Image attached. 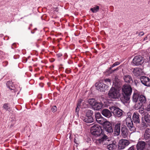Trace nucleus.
<instances>
[{"instance_id":"1","label":"nucleus","mask_w":150,"mask_h":150,"mask_svg":"<svg viewBox=\"0 0 150 150\" xmlns=\"http://www.w3.org/2000/svg\"><path fill=\"white\" fill-rule=\"evenodd\" d=\"M146 101L145 97L143 95H139L137 93H134L133 96V101L135 103L134 106V108L136 110L140 109Z\"/></svg>"},{"instance_id":"2","label":"nucleus","mask_w":150,"mask_h":150,"mask_svg":"<svg viewBox=\"0 0 150 150\" xmlns=\"http://www.w3.org/2000/svg\"><path fill=\"white\" fill-rule=\"evenodd\" d=\"M123 98L126 101L129 100L132 89L129 85H124L122 88Z\"/></svg>"},{"instance_id":"3","label":"nucleus","mask_w":150,"mask_h":150,"mask_svg":"<svg viewBox=\"0 0 150 150\" xmlns=\"http://www.w3.org/2000/svg\"><path fill=\"white\" fill-rule=\"evenodd\" d=\"M91 134L96 137L100 136L102 132L101 127L98 124H95L90 128Z\"/></svg>"},{"instance_id":"4","label":"nucleus","mask_w":150,"mask_h":150,"mask_svg":"<svg viewBox=\"0 0 150 150\" xmlns=\"http://www.w3.org/2000/svg\"><path fill=\"white\" fill-rule=\"evenodd\" d=\"M109 97L112 100L117 98L119 97L118 91L114 88H112L108 93Z\"/></svg>"},{"instance_id":"5","label":"nucleus","mask_w":150,"mask_h":150,"mask_svg":"<svg viewBox=\"0 0 150 150\" xmlns=\"http://www.w3.org/2000/svg\"><path fill=\"white\" fill-rule=\"evenodd\" d=\"M109 109L113 115L116 117H120L122 115V110L117 107L111 106L109 107Z\"/></svg>"},{"instance_id":"6","label":"nucleus","mask_w":150,"mask_h":150,"mask_svg":"<svg viewBox=\"0 0 150 150\" xmlns=\"http://www.w3.org/2000/svg\"><path fill=\"white\" fill-rule=\"evenodd\" d=\"M126 122L130 130L132 132H135L136 130V128L134 126L131 118L130 117H127L126 119Z\"/></svg>"},{"instance_id":"7","label":"nucleus","mask_w":150,"mask_h":150,"mask_svg":"<svg viewBox=\"0 0 150 150\" xmlns=\"http://www.w3.org/2000/svg\"><path fill=\"white\" fill-rule=\"evenodd\" d=\"M144 62L143 57L141 56H136L133 60V63L136 66L141 65Z\"/></svg>"},{"instance_id":"8","label":"nucleus","mask_w":150,"mask_h":150,"mask_svg":"<svg viewBox=\"0 0 150 150\" xmlns=\"http://www.w3.org/2000/svg\"><path fill=\"white\" fill-rule=\"evenodd\" d=\"M95 86L97 90L100 91H105L107 90L108 86L103 83H97L95 84Z\"/></svg>"},{"instance_id":"9","label":"nucleus","mask_w":150,"mask_h":150,"mask_svg":"<svg viewBox=\"0 0 150 150\" xmlns=\"http://www.w3.org/2000/svg\"><path fill=\"white\" fill-rule=\"evenodd\" d=\"M130 144L129 141L126 139L120 140L119 142L118 149H124Z\"/></svg>"},{"instance_id":"10","label":"nucleus","mask_w":150,"mask_h":150,"mask_svg":"<svg viewBox=\"0 0 150 150\" xmlns=\"http://www.w3.org/2000/svg\"><path fill=\"white\" fill-rule=\"evenodd\" d=\"M141 83L144 85L147 86H150V79L145 76H141L140 78Z\"/></svg>"},{"instance_id":"11","label":"nucleus","mask_w":150,"mask_h":150,"mask_svg":"<svg viewBox=\"0 0 150 150\" xmlns=\"http://www.w3.org/2000/svg\"><path fill=\"white\" fill-rule=\"evenodd\" d=\"M105 131L109 133L113 132V129L112 127V124L110 122H106L104 126Z\"/></svg>"},{"instance_id":"12","label":"nucleus","mask_w":150,"mask_h":150,"mask_svg":"<svg viewBox=\"0 0 150 150\" xmlns=\"http://www.w3.org/2000/svg\"><path fill=\"white\" fill-rule=\"evenodd\" d=\"M146 144H147L144 141L139 142L136 145L137 150H145V146Z\"/></svg>"},{"instance_id":"13","label":"nucleus","mask_w":150,"mask_h":150,"mask_svg":"<svg viewBox=\"0 0 150 150\" xmlns=\"http://www.w3.org/2000/svg\"><path fill=\"white\" fill-rule=\"evenodd\" d=\"M121 124L120 122H118L115 125L114 132H113V134L114 136H118L120 134V131Z\"/></svg>"},{"instance_id":"14","label":"nucleus","mask_w":150,"mask_h":150,"mask_svg":"<svg viewBox=\"0 0 150 150\" xmlns=\"http://www.w3.org/2000/svg\"><path fill=\"white\" fill-rule=\"evenodd\" d=\"M128 130L126 127L124 125H122L121 134L124 138H126L128 135Z\"/></svg>"},{"instance_id":"15","label":"nucleus","mask_w":150,"mask_h":150,"mask_svg":"<svg viewBox=\"0 0 150 150\" xmlns=\"http://www.w3.org/2000/svg\"><path fill=\"white\" fill-rule=\"evenodd\" d=\"M143 139L145 140H147L150 139V129L149 128H147L145 130Z\"/></svg>"},{"instance_id":"16","label":"nucleus","mask_w":150,"mask_h":150,"mask_svg":"<svg viewBox=\"0 0 150 150\" xmlns=\"http://www.w3.org/2000/svg\"><path fill=\"white\" fill-rule=\"evenodd\" d=\"M139 115L137 113L135 112L134 113L132 116V119L134 123L136 124L139 123L140 121Z\"/></svg>"},{"instance_id":"17","label":"nucleus","mask_w":150,"mask_h":150,"mask_svg":"<svg viewBox=\"0 0 150 150\" xmlns=\"http://www.w3.org/2000/svg\"><path fill=\"white\" fill-rule=\"evenodd\" d=\"M101 113L103 115L107 118H109L112 115L111 112L107 109H103Z\"/></svg>"},{"instance_id":"18","label":"nucleus","mask_w":150,"mask_h":150,"mask_svg":"<svg viewBox=\"0 0 150 150\" xmlns=\"http://www.w3.org/2000/svg\"><path fill=\"white\" fill-rule=\"evenodd\" d=\"M103 135V134H102ZM109 138L105 135H103V137L100 139H97V141H98L100 143H102L103 144H105V143L104 142L106 141H109L110 139Z\"/></svg>"},{"instance_id":"19","label":"nucleus","mask_w":150,"mask_h":150,"mask_svg":"<svg viewBox=\"0 0 150 150\" xmlns=\"http://www.w3.org/2000/svg\"><path fill=\"white\" fill-rule=\"evenodd\" d=\"M132 71L134 75L136 76H139L142 73V70L139 68H134Z\"/></svg>"},{"instance_id":"20","label":"nucleus","mask_w":150,"mask_h":150,"mask_svg":"<svg viewBox=\"0 0 150 150\" xmlns=\"http://www.w3.org/2000/svg\"><path fill=\"white\" fill-rule=\"evenodd\" d=\"M96 103L92 108L94 110H99L103 106V104L101 102H98L97 101Z\"/></svg>"},{"instance_id":"21","label":"nucleus","mask_w":150,"mask_h":150,"mask_svg":"<svg viewBox=\"0 0 150 150\" xmlns=\"http://www.w3.org/2000/svg\"><path fill=\"white\" fill-rule=\"evenodd\" d=\"M123 79L125 82L126 83H132L133 82L132 78L130 75H125Z\"/></svg>"},{"instance_id":"22","label":"nucleus","mask_w":150,"mask_h":150,"mask_svg":"<svg viewBox=\"0 0 150 150\" xmlns=\"http://www.w3.org/2000/svg\"><path fill=\"white\" fill-rule=\"evenodd\" d=\"M83 121L86 123H91L93 121V118L92 117H87L83 119Z\"/></svg>"},{"instance_id":"23","label":"nucleus","mask_w":150,"mask_h":150,"mask_svg":"<svg viewBox=\"0 0 150 150\" xmlns=\"http://www.w3.org/2000/svg\"><path fill=\"white\" fill-rule=\"evenodd\" d=\"M116 147L115 143L113 142L112 143L109 144L107 146V148L109 150H113Z\"/></svg>"},{"instance_id":"24","label":"nucleus","mask_w":150,"mask_h":150,"mask_svg":"<svg viewBox=\"0 0 150 150\" xmlns=\"http://www.w3.org/2000/svg\"><path fill=\"white\" fill-rule=\"evenodd\" d=\"M6 86L8 88H9L11 90H13L14 89L15 87L14 84L11 81H8L6 83Z\"/></svg>"},{"instance_id":"25","label":"nucleus","mask_w":150,"mask_h":150,"mask_svg":"<svg viewBox=\"0 0 150 150\" xmlns=\"http://www.w3.org/2000/svg\"><path fill=\"white\" fill-rule=\"evenodd\" d=\"M148 124H146L145 122L142 121L141 124L139 126V127L140 129L142 130L146 128L148 126Z\"/></svg>"},{"instance_id":"26","label":"nucleus","mask_w":150,"mask_h":150,"mask_svg":"<svg viewBox=\"0 0 150 150\" xmlns=\"http://www.w3.org/2000/svg\"><path fill=\"white\" fill-rule=\"evenodd\" d=\"M144 116L145 121L146 123H150V113H147Z\"/></svg>"},{"instance_id":"27","label":"nucleus","mask_w":150,"mask_h":150,"mask_svg":"<svg viewBox=\"0 0 150 150\" xmlns=\"http://www.w3.org/2000/svg\"><path fill=\"white\" fill-rule=\"evenodd\" d=\"M103 118L101 117L100 118L97 119L96 121L98 123L104 126L105 124V123L106 122H108V121H105L104 119H103Z\"/></svg>"},{"instance_id":"28","label":"nucleus","mask_w":150,"mask_h":150,"mask_svg":"<svg viewBox=\"0 0 150 150\" xmlns=\"http://www.w3.org/2000/svg\"><path fill=\"white\" fill-rule=\"evenodd\" d=\"M88 102L92 106V108L94 106L97 101L94 98L89 99L88 100Z\"/></svg>"},{"instance_id":"29","label":"nucleus","mask_w":150,"mask_h":150,"mask_svg":"<svg viewBox=\"0 0 150 150\" xmlns=\"http://www.w3.org/2000/svg\"><path fill=\"white\" fill-rule=\"evenodd\" d=\"M99 7L98 6H96L93 8L90 9L91 10L93 13H96L99 11Z\"/></svg>"},{"instance_id":"30","label":"nucleus","mask_w":150,"mask_h":150,"mask_svg":"<svg viewBox=\"0 0 150 150\" xmlns=\"http://www.w3.org/2000/svg\"><path fill=\"white\" fill-rule=\"evenodd\" d=\"M82 101L83 100L81 99H80L79 100L77 104V106L76 109V112L79 111V108L81 107V103Z\"/></svg>"},{"instance_id":"31","label":"nucleus","mask_w":150,"mask_h":150,"mask_svg":"<svg viewBox=\"0 0 150 150\" xmlns=\"http://www.w3.org/2000/svg\"><path fill=\"white\" fill-rule=\"evenodd\" d=\"M139 112L142 115H144L147 112H145V109L144 108H140L139 109Z\"/></svg>"},{"instance_id":"32","label":"nucleus","mask_w":150,"mask_h":150,"mask_svg":"<svg viewBox=\"0 0 150 150\" xmlns=\"http://www.w3.org/2000/svg\"><path fill=\"white\" fill-rule=\"evenodd\" d=\"M93 111L90 110H87L86 113V115L87 117H92L93 115Z\"/></svg>"},{"instance_id":"33","label":"nucleus","mask_w":150,"mask_h":150,"mask_svg":"<svg viewBox=\"0 0 150 150\" xmlns=\"http://www.w3.org/2000/svg\"><path fill=\"white\" fill-rule=\"evenodd\" d=\"M3 108H4L6 110L8 111L9 112H10V110H11L10 108L8 106V104H4Z\"/></svg>"},{"instance_id":"34","label":"nucleus","mask_w":150,"mask_h":150,"mask_svg":"<svg viewBox=\"0 0 150 150\" xmlns=\"http://www.w3.org/2000/svg\"><path fill=\"white\" fill-rule=\"evenodd\" d=\"M95 117L96 118V120L99 119V118H100L101 117V115L100 112H97L95 114Z\"/></svg>"},{"instance_id":"35","label":"nucleus","mask_w":150,"mask_h":150,"mask_svg":"<svg viewBox=\"0 0 150 150\" xmlns=\"http://www.w3.org/2000/svg\"><path fill=\"white\" fill-rule=\"evenodd\" d=\"M120 64V63L118 62H115L114 63L112 66L110 67L109 69L110 70L111 68L112 67H114L117 66Z\"/></svg>"},{"instance_id":"36","label":"nucleus","mask_w":150,"mask_h":150,"mask_svg":"<svg viewBox=\"0 0 150 150\" xmlns=\"http://www.w3.org/2000/svg\"><path fill=\"white\" fill-rule=\"evenodd\" d=\"M144 109L145 111L148 112L150 111V103L146 106Z\"/></svg>"},{"instance_id":"37","label":"nucleus","mask_w":150,"mask_h":150,"mask_svg":"<svg viewBox=\"0 0 150 150\" xmlns=\"http://www.w3.org/2000/svg\"><path fill=\"white\" fill-rule=\"evenodd\" d=\"M57 110V107L56 106H53L51 108V111L52 112H56Z\"/></svg>"},{"instance_id":"38","label":"nucleus","mask_w":150,"mask_h":150,"mask_svg":"<svg viewBox=\"0 0 150 150\" xmlns=\"http://www.w3.org/2000/svg\"><path fill=\"white\" fill-rule=\"evenodd\" d=\"M105 82L107 83L108 82L109 83V84H110L111 83V80L110 79H105Z\"/></svg>"},{"instance_id":"39","label":"nucleus","mask_w":150,"mask_h":150,"mask_svg":"<svg viewBox=\"0 0 150 150\" xmlns=\"http://www.w3.org/2000/svg\"><path fill=\"white\" fill-rule=\"evenodd\" d=\"M128 150H134V147L132 146L130 147L129 149Z\"/></svg>"},{"instance_id":"40","label":"nucleus","mask_w":150,"mask_h":150,"mask_svg":"<svg viewBox=\"0 0 150 150\" xmlns=\"http://www.w3.org/2000/svg\"><path fill=\"white\" fill-rule=\"evenodd\" d=\"M62 55V54L60 53L57 54V56L58 57H61Z\"/></svg>"},{"instance_id":"41","label":"nucleus","mask_w":150,"mask_h":150,"mask_svg":"<svg viewBox=\"0 0 150 150\" xmlns=\"http://www.w3.org/2000/svg\"><path fill=\"white\" fill-rule=\"evenodd\" d=\"M144 33L143 32H141L139 34V35L140 36H142L144 34Z\"/></svg>"},{"instance_id":"42","label":"nucleus","mask_w":150,"mask_h":150,"mask_svg":"<svg viewBox=\"0 0 150 150\" xmlns=\"http://www.w3.org/2000/svg\"><path fill=\"white\" fill-rule=\"evenodd\" d=\"M83 106L82 107V108H85L86 107V105L84 104V102L82 103Z\"/></svg>"},{"instance_id":"43","label":"nucleus","mask_w":150,"mask_h":150,"mask_svg":"<svg viewBox=\"0 0 150 150\" xmlns=\"http://www.w3.org/2000/svg\"><path fill=\"white\" fill-rule=\"evenodd\" d=\"M120 67H117V68L116 69H114L112 71V72H114L115 71H117L118 69H119V68Z\"/></svg>"},{"instance_id":"44","label":"nucleus","mask_w":150,"mask_h":150,"mask_svg":"<svg viewBox=\"0 0 150 150\" xmlns=\"http://www.w3.org/2000/svg\"><path fill=\"white\" fill-rule=\"evenodd\" d=\"M147 144L150 146V141H149V140L147 142Z\"/></svg>"},{"instance_id":"45","label":"nucleus","mask_w":150,"mask_h":150,"mask_svg":"<svg viewBox=\"0 0 150 150\" xmlns=\"http://www.w3.org/2000/svg\"><path fill=\"white\" fill-rule=\"evenodd\" d=\"M115 79L117 80V79H118V78H117V76H116L115 77Z\"/></svg>"},{"instance_id":"46","label":"nucleus","mask_w":150,"mask_h":150,"mask_svg":"<svg viewBox=\"0 0 150 150\" xmlns=\"http://www.w3.org/2000/svg\"><path fill=\"white\" fill-rule=\"evenodd\" d=\"M55 9H57V7Z\"/></svg>"}]
</instances>
